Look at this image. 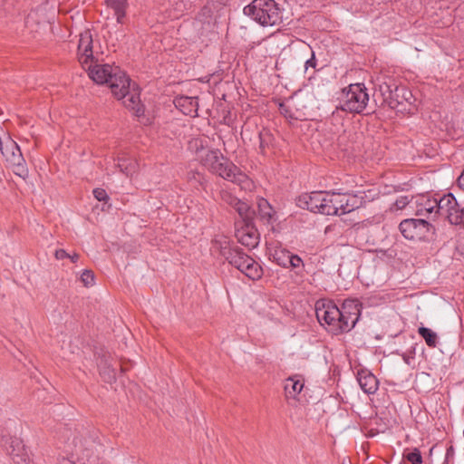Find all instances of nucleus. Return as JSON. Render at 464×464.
<instances>
[{
  "mask_svg": "<svg viewBox=\"0 0 464 464\" xmlns=\"http://www.w3.org/2000/svg\"><path fill=\"white\" fill-rule=\"evenodd\" d=\"M77 56L80 63L87 71L89 77L98 84H108L112 94L123 101L126 108L133 111L137 117L143 114L144 109L140 103V91L119 67L110 64L93 63L92 35L89 30L80 34Z\"/></svg>",
  "mask_w": 464,
  "mask_h": 464,
  "instance_id": "nucleus-1",
  "label": "nucleus"
},
{
  "mask_svg": "<svg viewBox=\"0 0 464 464\" xmlns=\"http://www.w3.org/2000/svg\"><path fill=\"white\" fill-rule=\"evenodd\" d=\"M314 309L318 322L334 334L352 330L360 314L355 301H345L340 309L332 300L320 299L315 303Z\"/></svg>",
  "mask_w": 464,
  "mask_h": 464,
  "instance_id": "nucleus-2",
  "label": "nucleus"
},
{
  "mask_svg": "<svg viewBox=\"0 0 464 464\" xmlns=\"http://www.w3.org/2000/svg\"><path fill=\"white\" fill-rule=\"evenodd\" d=\"M201 163L212 173L237 184L242 189H251L252 181L218 150H208L198 156Z\"/></svg>",
  "mask_w": 464,
  "mask_h": 464,
  "instance_id": "nucleus-3",
  "label": "nucleus"
},
{
  "mask_svg": "<svg viewBox=\"0 0 464 464\" xmlns=\"http://www.w3.org/2000/svg\"><path fill=\"white\" fill-rule=\"evenodd\" d=\"M244 14L263 26H273L281 22V11L275 0H253L243 9Z\"/></svg>",
  "mask_w": 464,
  "mask_h": 464,
  "instance_id": "nucleus-4",
  "label": "nucleus"
},
{
  "mask_svg": "<svg viewBox=\"0 0 464 464\" xmlns=\"http://www.w3.org/2000/svg\"><path fill=\"white\" fill-rule=\"evenodd\" d=\"M0 150L13 172L25 179L28 177L29 171L17 143L9 136H6L4 140L0 138Z\"/></svg>",
  "mask_w": 464,
  "mask_h": 464,
  "instance_id": "nucleus-5",
  "label": "nucleus"
},
{
  "mask_svg": "<svg viewBox=\"0 0 464 464\" xmlns=\"http://www.w3.org/2000/svg\"><path fill=\"white\" fill-rule=\"evenodd\" d=\"M369 95L362 83L351 84L343 91L338 108L351 113H361L366 107Z\"/></svg>",
  "mask_w": 464,
  "mask_h": 464,
  "instance_id": "nucleus-6",
  "label": "nucleus"
},
{
  "mask_svg": "<svg viewBox=\"0 0 464 464\" xmlns=\"http://www.w3.org/2000/svg\"><path fill=\"white\" fill-rule=\"evenodd\" d=\"M402 236L409 240H427L433 233V226L423 218H407L399 225Z\"/></svg>",
  "mask_w": 464,
  "mask_h": 464,
  "instance_id": "nucleus-7",
  "label": "nucleus"
},
{
  "mask_svg": "<svg viewBox=\"0 0 464 464\" xmlns=\"http://www.w3.org/2000/svg\"><path fill=\"white\" fill-rule=\"evenodd\" d=\"M441 198H437L429 194H420L412 197L411 210L416 216L435 218L440 214Z\"/></svg>",
  "mask_w": 464,
  "mask_h": 464,
  "instance_id": "nucleus-8",
  "label": "nucleus"
},
{
  "mask_svg": "<svg viewBox=\"0 0 464 464\" xmlns=\"http://www.w3.org/2000/svg\"><path fill=\"white\" fill-rule=\"evenodd\" d=\"M212 248L237 269L240 268V265L243 263V259L248 256V255H246L237 246L232 247L225 237L219 239H215L212 243Z\"/></svg>",
  "mask_w": 464,
  "mask_h": 464,
  "instance_id": "nucleus-9",
  "label": "nucleus"
},
{
  "mask_svg": "<svg viewBox=\"0 0 464 464\" xmlns=\"http://www.w3.org/2000/svg\"><path fill=\"white\" fill-rule=\"evenodd\" d=\"M439 216H443L453 225L464 224V208H460L455 197L449 193L441 197Z\"/></svg>",
  "mask_w": 464,
  "mask_h": 464,
  "instance_id": "nucleus-10",
  "label": "nucleus"
},
{
  "mask_svg": "<svg viewBox=\"0 0 464 464\" xmlns=\"http://www.w3.org/2000/svg\"><path fill=\"white\" fill-rule=\"evenodd\" d=\"M4 446L15 464H30L23 441L17 437H6L4 439Z\"/></svg>",
  "mask_w": 464,
  "mask_h": 464,
  "instance_id": "nucleus-11",
  "label": "nucleus"
},
{
  "mask_svg": "<svg viewBox=\"0 0 464 464\" xmlns=\"http://www.w3.org/2000/svg\"><path fill=\"white\" fill-rule=\"evenodd\" d=\"M330 202L337 208L335 215H343L358 208L362 200L356 195L334 192V199Z\"/></svg>",
  "mask_w": 464,
  "mask_h": 464,
  "instance_id": "nucleus-12",
  "label": "nucleus"
},
{
  "mask_svg": "<svg viewBox=\"0 0 464 464\" xmlns=\"http://www.w3.org/2000/svg\"><path fill=\"white\" fill-rule=\"evenodd\" d=\"M325 192L324 191H314L311 193H304L300 195L296 198V205L304 209H307L311 212L320 213V206L324 200Z\"/></svg>",
  "mask_w": 464,
  "mask_h": 464,
  "instance_id": "nucleus-13",
  "label": "nucleus"
},
{
  "mask_svg": "<svg viewBox=\"0 0 464 464\" xmlns=\"http://www.w3.org/2000/svg\"><path fill=\"white\" fill-rule=\"evenodd\" d=\"M236 237L240 244L249 248L256 247L259 242L258 233L249 222L237 229Z\"/></svg>",
  "mask_w": 464,
  "mask_h": 464,
  "instance_id": "nucleus-14",
  "label": "nucleus"
},
{
  "mask_svg": "<svg viewBox=\"0 0 464 464\" xmlns=\"http://www.w3.org/2000/svg\"><path fill=\"white\" fill-rule=\"evenodd\" d=\"M357 381L361 389L367 394H374L379 387V381L371 372L361 370L357 374Z\"/></svg>",
  "mask_w": 464,
  "mask_h": 464,
  "instance_id": "nucleus-15",
  "label": "nucleus"
},
{
  "mask_svg": "<svg viewBox=\"0 0 464 464\" xmlns=\"http://www.w3.org/2000/svg\"><path fill=\"white\" fill-rule=\"evenodd\" d=\"M110 354H103L98 359V368L100 374L106 382H112L116 380V369L111 363Z\"/></svg>",
  "mask_w": 464,
  "mask_h": 464,
  "instance_id": "nucleus-16",
  "label": "nucleus"
},
{
  "mask_svg": "<svg viewBox=\"0 0 464 464\" xmlns=\"http://www.w3.org/2000/svg\"><path fill=\"white\" fill-rule=\"evenodd\" d=\"M174 103L175 106L185 115L192 117L198 115V97L180 96L175 99Z\"/></svg>",
  "mask_w": 464,
  "mask_h": 464,
  "instance_id": "nucleus-17",
  "label": "nucleus"
},
{
  "mask_svg": "<svg viewBox=\"0 0 464 464\" xmlns=\"http://www.w3.org/2000/svg\"><path fill=\"white\" fill-rule=\"evenodd\" d=\"M242 262L240 268H237L241 273L252 280L261 278L263 269L256 260L248 256L247 257H245Z\"/></svg>",
  "mask_w": 464,
  "mask_h": 464,
  "instance_id": "nucleus-18",
  "label": "nucleus"
},
{
  "mask_svg": "<svg viewBox=\"0 0 464 464\" xmlns=\"http://www.w3.org/2000/svg\"><path fill=\"white\" fill-rule=\"evenodd\" d=\"M392 98H396V100H398V108L395 109L398 111L407 110L406 105L411 106L415 102V98L413 97L411 92L405 86H394Z\"/></svg>",
  "mask_w": 464,
  "mask_h": 464,
  "instance_id": "nucleus-19",
  "label": "nucleus"
},
{
  "mask_svg": "<svg viewBox=\"0 0 464 464\" xmlns=\"http://www.w3.org/2000/svg\"><path fill=\"white\" fill-rule=\"evenodd\" d=\"M304 385V381L299 376L287 378L285 383L286 397L295 399L302 392Z\"/></svg>",
  "mask_w": 464,
  "mask_h": 464,
  "instance_id": "nucleus-20",
  "label": "nucleus"
},
{
  "mask_svg": "<svg viewBox=\"0 0 464 464\" xmlns=\"http://www.w3.org/2000/svg\"><path fill=\"white\" fill-rule=\"evenodd\" d=\"M257 208L258 215L263 221L272 223L276 220V211L266 199H258Z\"/></svg>",
  "mask_w": 464,
  "mask_h": 464,
  "instance_id": "nucleus-21",
  "label": "nucleus"
},
{
  "mask_svg": "<svg viewBox=\"0 0 464 464\" xmlns=\"http://www.w3.org/2000/svg\"><path fill=\"white\" fill-rule=\"evenodd\" d=\"M108 7L114 11L118 24H123V19L126 15V9L128 7V0H105Z\"/></svg>",
  "mask_w": 464,
  "mask_h": 464,
  "instance_id": "nucleus-22",
  "label": "nucleus"
},
{
  "mask_svg": "<svg viewBox=\"0 0 464 464\" xmlns=\"http://www.w3.org/2000/svg\"><path fill=\"white\" fill-rule=\"evenodd\" d=\"M378 90L382 96L383 102H385L391 109L398 108V100H396V98H392L394 89H392V84L384 82L379 84Z\"/></svg>",
  "mask_w": 464,
  "mask_h": 464,
  "instance_id": "nucleus-23",
  "label": "nucleus"
},
{
  "mask_svg": "<svg viewBox=\"0 0 464 464\" xmlns=\"http://www.w3.org/2000/svg\"><path fill=\"white\" fill-rule=\"evenodd\" d=\"M231 200L228 201V204L232 206L239 216L244 219L245 222H249L248 220L251 218L252 211L247 203L243 202L236 197H230Z\"/></svg>",
  "mask_w": 464,
  "mask_h": 464,
  "instance_id": "nucleus-24",
  "label": "nucleus"
},
{
  "mask_svg": "<svg viewBox=\"0 0 464 464\" xmlns=\"http://www.w3.org/2000/svg\"><path fill=\"white\" fill-rule=\"evenodd\" d=\"M278 254H282L285 257V260H280V258H278V265L281 266H291L293 268H298L303 266L302 259L298 256L293 255L289 251L279 250Z\"/></svg>",
  "mask_w": 464,
  "mask_h": 464,
  "instance_id": "nucleus-25",
  "label": "nucleus"
},
{
  "mask_svg": "<svg viewBox=\"0 0 464 464\" xmlns=\"http://www.w3.org/2000/svg\"><path fill=\"white\" fill-rule=\"evenodd\" d=\"M418 334L425 340L426 344L430 348H435L438 343L437 334L430 328L420 326Z\"/></svg>",
  "mask_w": 464,
  "mask_h": 464,
  "instance_id": "nucleus-26",
  "label": "nucleus"
},
{
  "mask_svg": "<svg viewBox=\"0 0 464 464\" xmlns=\"http://www.w3.org/2000/svg\"><path fill=\"white\" fill-rule=\"evenodd\" d=\"M324 200L320 206V213L324 215H334L337 213V208L334 204L331 203L332 199H334V192H325Z\"/></svg>",
  "mask_w": 464,
  "mask_h": 464,
  "instance_id": "nucleus-27",
  "label": "nucleus"
},
{
  "mask_svg": "<svg viewBox=\"0 0 464 464\" xmlns=\"http://www.w3.org/2000/svg\"><path fill=\"white\" fill-rule=\"evenodd\" d=\"M118 167L121 172L125 173L127 176H131L136 172L138 164L135 160L121 159L119 160Z\"/></svg>",
  "mask_w": 464,
  "mask_h": 464,
  "instance_id": "nucleus-28",
  "label": "nucleus"
},
{
  "mask_svg": "<svg viewBox=\"0 0 464 464\" xmlns=\"http://www.w3.org/2000/svg\"><path fill=\"white\" fill-rule=\"evenodd\" d=\"M188 150L198 153L204 150V140L200 138H193L188 141Z\"/></svg>",
  "mask_w": 464,
  "mask_h": 464,
  "instance_id": "nucleus-29",
  "label": "nucleus"
},
{
  "mask_svg": "<svg viewBox=\"0 0 464 464\" xmlns=\"http://www.w3.org/2000/svg\"><path fill=\"white\" fill-rule=\"evenodd\" d=\"M412 198L410 199L407 196L399 197L393 206L397 210L405 208L407 206L411 209Z\"/></svg>",
  "mask_w": 464,
  "mask_h": 464,
  "instance_id": "nucleus-30",
  "label": "nucleus"
},
{
  "mask_svg": "<svg viewBox=\"0 0 464 464\" xmlns=\"http://www.w3.org/2000/svg\"><path fill=\"white\" fill-rule=\"evenodd\" d=\"M405 458L407 460L411 462V464H421L422 463V457L418 449H415L411 452H409Z\"/></svg>",
  "mask_w": 464,
  "mask_h": 464,
  "instance_id": "nucleus-31",
  "label": "nucleus"
},
{
  "mask_svg": "<svg viewBox=\"0 0 464 464\" xmlns=\"http://www.w3.org/2000/svg\"><path fill=\"white\" fill-rule=\"evenodd\" d=\"M81 280L85 286H92L94 284V275L91 270H84L81 276Z\"/></svg>",
  "mask_w": 464,
  "mask_h": 464,
  "instance_id": "nucleus-32",
  "label": "nucleus"
},
{
  "mask_svg": "<svg viewBox=\"0 0 464 464\" xmlns=\"http://www.w3.org/2000/svg\"><path fill=\"white\" fill-rule=\"evenodd\" d=\"M93 196L98 201H107L109 199V196L105 189L100 188L93 190Z\"/></svg>",
  "mask_w": 464,
  "mask_h": 464,
  "instance_id": "nucleus-33",
  "label": "nucleus"
},
{
  "mask_svg": "<svg viewBox=\"0 0 464 464\" xmlns=\"http://www.w3.org/2000/svg\"><path fill=\"white\" fill-rule=\"evenodd\" d=\"M269 136H270V134H269L268 130H263L261 131H258V138L260 140V148L263 149L265 147V144H266L268 141Z\"/></svg>",
  "mask_w": 464,
  "mask_h": 464,
  "instance_id": "nucleus-34",
  "label": "nucleus"
},
{
  "mask_svg": "<svg viewBox=\"0 0 464 464\" xmlns=\"http://www.w3.org/2000/svg\"><path fill=\"white\" fill-rule=\"evenodd\" d=\"M305 70H307L309 67L311 68H315L316 66V59H315V55H314V53L312 52V55H311V58L308 59L306 62H305Z\"/></svg>",
  "mask_w": 464,
  "mask_h": 464,
  "instance_id": "nucleus-35",
  "label": "nucleus"
},
{
  "mask_svg": "<svg viewBox=\"0 0 464 464\" xmlns=\"http://www.w3.org/2000/svg\"><path fill=\"white\" fill-rule=\"evenodd\" d=\"M55 258L58 260L68 258L69 254L64 249H58L54 253Z\"/></svg>",
  "mask_w": 464,
  "mask_h": 464,
  "instance_id": "nucleus-36",
  "label": "nucleus"
},
{
  "mask_svg": "<svg viewBox=\"0 0 464 464\" xmlns=\"http://www.w3.org/2000/svg\"><path fill=\"white\" fill-rule=\"evenodd\" d=\"M458 186L464 191V170L458 179Z\"/></svg>",
  "mask_w": 464,
  "mask_h": 464,
  "instance_id": "nucleus-37",
  "label": "nucleus"
},
{
  "mask_svg": "<svg viewBox=\"0 0 464 464\" xmlns=\"http://www.w3.org/2000/svg\"><path fill=\"white\" fill-rule=\"evenodd\" d=\"M58 464H75L74 461L67 459V458H61L58 459Z\"/></svg>",
  "mask_w": 464,
  "mask_h": 464,
  "instance_id": "nucleus-38",
  "label": "nucleus"
},
{
  "mask_svg": "<svg viewBox=\"0 0 464 464\" xmlns=\"http://www.w3.org/2000/svg\"><path fill=\"white\" fill-rule=\"evenodd\" d=\"M221 197H222V199L228 204V201L231 200L230 197H233V196L228 192H222Z\"/></svg>",
  "mask_w": 464,
  "mask_h": 464,
  "instance_id": "nucleus-39",
  "label": "nucleus"
},
{
  "mask_svg": "<svg viewBox=\"0 0 464 464\" xmlns=\"http://www.w3.org/2000/svg\"><path fill=\"white\" fill-rule=\"evenodd\" d=\"M278 253H279V250H276L274 254V258L277 264H278V258H280V260H285V257L284 256V255L278 254Z\"/></svg>",
  "mask_w": 464,
  "mask_h": 464,
  "instance_id": "nucleus-40",
  "label": "nucleus"
},
{
  "mask_svg": "<svg viewBox=\"0 0 464 464\" xmlns=\"http://www.w3.org/2000/svg\"><path fill=\"white\" fill-rule=\"evenodd\" d=\"M68 258H70L72 263H76L79 259V255L76 253H73L72 255L69 254Z\"/></svg>",
  "mask_w": 464,
  "mask_h": 464,
  "instance_id": "nucleus-41",
  "label": "nucleus"
},
{
  "mask_svg": "<svg viewBox=\"0 0 464 464\" xmlns=\"http://www.w3.org/2000/svg\"><path fill=\"white\" fill-rule=\"evenodd\" d=\"M452 451H453L452 447L449 448L447 450V456H450V454H452Z\"/></svg>",
  "mask_w": 464,
  "mask_h": 464,
  "instance_id": "nucleus-42",
  "label": "nucleus"
},
{
  "mask_svg": "<svg viewBox=\"0 0 464 464\" xmlns=\"http://www.w3.org/2000/svg\"><path fill=\"white\" fill-rule=\"evenodd\" d=\"M126 369L124 368V366H121V371H125Z\"/></svg>",
  "mask_w": 464,
  "mask_h": 464,
  "instance_id": "nucleus-43",
  "label": "nucleus"
}]
</instances>
